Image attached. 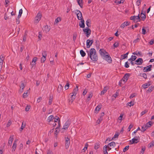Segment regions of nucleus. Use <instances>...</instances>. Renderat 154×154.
I'll list each match as a JSON object with an SVG mask.
<instances>
[{"instance_id":"c85d7f7f","label":"nucleus","mask_w":154,"mask_h":154,"mask_svg":"<svg viewBox=\"0 0 154 154\" xmlns=\"http://www.w3.org/2000/svg\"><path fill=\"white\" fill-rule=\"evenodd\" d=\"M61 20L60 17H57L55 20L54 22V25H57L58 23Z\"/></svg>"},{"instance_id":"f257e3e1","label":"nucleus","mask_w":154,"mask_h":154,"mask_svg":"<svg viewBox=\"0 0 154 154\" xmlns=\"http://www.w3.org/2000/svg\"><path fill=\"white\" fill-rule=\"evenodd\" d=\"M86 52L88 57L93 62H96L98 60V56L96 50L94 48H91L89 50H87Z\"/></svg>"},{"instance_id":"72a5a7b5","label":"nucleus","mask_w":154,"mask_h":154,"mask_svg":"<svg viewBox=\"0 0 154 154\" xmlns=\"http://www.w3.org/2000/svg\"><path fill=\"white\" fill-rule=\"evenodd\" d=\"M78 5L81 8H82L83 6L82 0H77Z\"/></svg>"},{"instance_id":"774afa93","label":"nucleus","mask_w":154,"mask_h":154,"mask_svg":"<svg viewBox=\"0 0 154 154\" xmlns=\"http://www.w3.org/2000/svg\"><path fill=\"white\" fill-rule=\"evenodd\" d=\"M154 41L153 39H152L149 42V44L150 45H152L154 44Z\"/></svg>"},{"instance_id":"2f4dec72","label":"nucleus","mask_w":154,"mask_h":154,"mask_svg":"<svg viewBox=\"0 0 154 154\" xmlns=\"http://www.w3.org/2000/svg\"><path fill=\"white\" fill-rule=\"evenodd\" d=\"M124 2V0H121L119 1H118L117 0H115L114 1V2L116 5H118L121 3H123Z\"/></svg>"},{"instance_id":"6e6552de","label":"nucleus","mask_w":154,"mask_h":154,"mask_svg":"<svg viewBox=\"0 0 154 154\" xmlns=\"http://www.w3.org/2000/svg\"><path fill=\"white\" fill-rule=\"evenodd\" d=\"M139 140V137H135L133 138L131 140H130V142H131V144L134 143H137L138 142Z\"/></svg>"},{"instance_id":"ea45409f","label":"nucleus","mask_w":154,"mask_h":154,"mask_svg":"<svg viewBox=\"0 0 154 154\" xmlns=\"http://www.w3.org/2000/svg\"><path fill=\"white\" fill-rule=\"evenodd\" d=\"M154 89V87L151 86L148 89L147 91V93H150Z\"/></svg>"},{"instance_id":"603ef678","label":"nucleus","mask_w":154,"mask_h":154,"mask_svg":"<svg viewBox=\"0 0 154 154\" xmlns=\"http://www.w3.org/2000/svg\"><path fill=\"white\" fill-rule=\"evenodd\" d=\"M129 148V146H126L123 149V151L124 152H125L127 150H128Z\"/></svg>"},{"instance_id":"393cba45","label":"nucleus","mask_w":154,"mask_h":154,"mask_svg":"<svg viewBox=\"0 0 154 154\" xmlns=\"http://www.w3.org/2000/svg\"><path fill=\"white\" fill-rule=\"evenodd\" d=\"M102 107V106L100 104L98 105L94 111L96 113H98V112L100 110Z\"/></svg>"},{"instance_id":"4d7b16f0","label":"nucleus","mask_w":154,"mask_h":154,"mask_svg":"<svg viewBox=\"0 0 154 154\" xmlns=\"http://www.w3.org/2000/svg\"><path fill=\"white\" fill-rule=\"evenodd\" d=\"M148 112V110H145L143 111L142 112L140 113L141 116H143L146 113Z\"/></svg>"},{"instance_id":"f3484780","label":"nucleus","mask_w":154,"mask_h":154,"mask_svg":"<svg viewBox=\"0 0 154 154\" xmlns=\"http://www.w3.org/2000/svg\"><path fill=\"white\" fill-rule=\"evenodd\" d=\"M152 65H150L144 68L143 71L144 72H147L150 71L151 70Z\"/></svg>"},{"instance_id":"9b49d317","label":"nucleus","mask_w":154,"mask_h":154,"mask_svg":"<svg viewBox=\"0 0 154 154\" xmlns=\"http://www.w3.org/2000/svg\"><path fill=\"white\" fill-rule=\"evenodd\" d=\"M103 58L109 63H111L112 62V59L108 54H107L104 57H103Z\"/></svg>"},{"instance_id":"c03bdc74","label":"nucleus","mask_w":154,"mask_h":154,"mask_svg":"<svg viewBox=\"0 0 154 154\" xmlns=\"http://www.w3.org/2000/svg\"><path fill=\"white\" fill-rule=\"evenodd\" d=\"M103 119V118H102L101 116H100V117L96 121V123L97 124H99L102 120Z\"/></svg>"},{"instance_id":"0e129e2a","label":"nucleus","mask_w":154,"mask_h":154,"mask_svg":"<svg viewBox=\"0 0 154 154\" xmlns=\"http://www.w3.org/2000/svg\"><path fill=\"white\" fill-rule=\"evenodd\" d=\"M77 35L76 33L74 34L73 35V40L75 41L76 39Z\"/></svg>"},{"instance_id":"79ce46f5","label":"nucleus","mask_w":154,"mask_h":154,"mask_svg":"<svg viewBox=\"0 0 154 154\" xmlns=\"http://www.w3.org/2000/svg\"><path fill=\"white\" fill-rule=\"evenodd\" d=\"M22 13L23 10L22 9H21L19 11V14L18 16V18H20L21 17Z\"/></svg>"},{"instance_id":"bb28decb","label":"nucleus","mask_w":154,"mask_h":154,"mask_svg":"<svg viewBox=\"0 0 154 154\" xmlns=\"http://www.w3.org/2000/svg\"><path fill=\"white\" fill-rule=\"evenodd\" d=\"M140 17L142 19V20H145L146 16L145 15V13H143V11H141V13H140Z\"/></svg>"},{"instance_id":"4be33fe9","label":"nucleus","mask_w":154,"mask_h":154,"mask_svg":"<svg viewBox=\"0 0 154 154\" xmlns=\"http://www.w3.org/2000/svg\"><path fill=\"white\" fill-rule=\"evenodd\" d=\"M14 140V136H11L9 139L8 143V144L10 146H11L13 140Z\"/></svg>"},{"instance_id":"0eeeda50","label":"nucleus","mask_w":154,"mask_h":154,"mask_svg":"<svg viewBox=\"0 0 154 154\" xmlns=\"http://www.w3.org/2000/svg\"><path fill=\"white\" fill-rule=\"evenodd\" d=\"M75 13L76 14L77 18L79 20L83 19L82 13L80 11L77 10H75Z\"/></svg>"},{"instance_id":"c756f323","label":"nucleus","mask_w":154,"mask_h":154,"mask_svg":"<svg viewBox=\"0 0 154 154\" xmlns=\"http://www.w3.org/2000/svg\"><path fill=\"white\" fill-rule=\"evenodd\" d=\"M5 60V57L2 55L0 56V64L3 65V62Z\"/></svg>"},{"instance_id":"6ab92c4d","label":"nucleus","mask_w":154,"mask_h":154,"mask_svg":"<svg viewBox=\"0 0 154 154\" xmlns=\"http://www.w3.org/2000/svg\"><path fill=\"white\" fill-rule=\"evenodd\" d=\"M80 20L81 21L79 22V26L80 28H84L85 27V21L83 19Z\"/></svg>"},{"instance_id":"e433bc0d","label":"nucleus","mask_w":154,"mask_h":154,"mask_svg":"<svg viewBox=\"0 0 154 154\" xmlns=\"http://www.w3.org/2000/svg\"><path fill=\"white\" fill-rule=\"evenodd\" d=\"M54 119V117L53 116L51 115L47 119V121L48 122H50L52 120H53Z\"/></svg>"},{"instance_id":"338daca9","label":"nucleus","mask_w":154,"mask_h":154,"mask_svg":"<svg viewBox=\"0 0 154 154\" xmlns=\"http://www.w3.org/2000/svg\"><path fill=\"white\" fill-rule=\"evenodd\" d=\"M125 26H126V25H125V24L124 22L121 25V27L123 28H124Z\"/></svg>"},{"instance_id":"473e14b6","label":"nucleus","mask_w":154,"mask_h":154,"mask_svg":"<svg viewBox=\"0 0 154 154\" xmlns=\"http://www.w3.org/2000/svg\"><path fill=\"white\" fill-rule=\"evenodd\" d=\"M128 54V52H127L125 54L122 55L121 59L122 60H123L125 59V58H127Z\"/></svg>"},{"instance_id":"8fccbe9b","label":"nucleus","mask_w":154,"mask_h":154,"mask_svg":"<svg viewBox=\"0 0 154 154\" xmlns=\"http://www.w3.org/2000/svg\"><path fill=\"white\" fill-rule=\"evenodd\" d=\"M12 123V121L11 120H9L6 126L7 127H9Z\"/></svg>"},{"instance_id":"052dcab7","label":"nucleus","mask_w":154,"mask_h":154,"mask_svg":"<svg viewBox=\"0 0 154 154\" xmlns=\"http://www.w3.org/2000/svg\"><path fill=\"white\" fill-rule=\"evenodd\" d=\"M154 145V142H152L150 143L148 145L149 147H151L152 146H153Z\"/></svg>"},{"instance_id":"5701e85b","label":"nucleus","mask_w":154,"mask_h":154,"mask_svg":"<svg viewBox=\"0 0 154 154\" xmlns=\"http://www.w3.org/2000/svg\"><path fill=\"white\" fill-rule=\"evenodd\" d=\"M78 91V87L77 86L76 87L74 88L73 89L72 92V94L71 95V96H75L77 94V93Z\"/></svg>"},{"instance_id":"6e6d98bb","label":"nucleus","mask_w":154,"mask_h":154,"mask_svg":"<svg viewBox=\"0 0 154 154\" xmlns=\"http://www.w3.org/2000/svg\"><path fill=\"white\" fill-rule=\"evenodd\" d=\"M142 0H137L136 2V4L138 6L140 5Z\"/></svg>"},{"instance_id":"58836bf2","label":"nucleus","mask_w":154,"mask_h":154,"mask_svg":"<svg viewBox=\"0 0 154 154\" xmlns=\"http://www.w3.org/2000/svg\"><path fill=\"white\" fill-rule=\"evenodd\" d=\"M123 116V114H121L118 118V122H119V123H121L122 122V118Z\"/></svg>"},{"instance_id":"cd10ccee","label":"nucleus","mask_w":154,"mask_h":154,"mask_svg":"<svg viewBox=\"0 0 154 154\" xmlns=\"http://www.w3.org/2000/svg\"><path fill=\"white\" fill-rule=\"evenodd\" d=\"M107 145H108V146H109L112 148L115 147L116 145V144L115 142H112L109 143Z\"/></svg>"},{"instance_id":"412c9836","label":"nucleus","mask_w":154,"mask_h":154,"mask_svg":"<svg viewBox=\"0 0 154 154\" xmlns=\"http://www.w3.org/2000/svg\"><path fill=\"white\" fill-rule=\"evenodd\" d=\"M17 147V140H15L14 141L13 144V145L12 147V150L11 152H14L15 151Z\"/></svg>"},{"instance_id":"7c9ffc66","label":"nucleus","mask_w":154,"mask_h":154,"mask_svg":"<svg viewBox=\"0 0 154 154\" xmlns=\"http://www.w3.org/2000/svg\"><path fill=\"white\" fill-rule=\"evenodd\" d=\"M103 153L104 154H108L107 150V147L106 145H105L103 148Z\"/></svg>"},{"instance_id":"f704fd0d","label":"nucleus","mask_w":154,"mask_h":154,"mask_svg":"<svg viewBox=\"0 0 154 154\" xmlns=\"http://www.w3.org/2000/svg\"><path fill=\"white\" fill-rule=\"evenodd\" d=\"M63 90V87L61 85H59L58 87L57 88V91L59 93L62 91Z\"/></svg>"},{"instance_id":"39448f33","label":"nucleus","mask_w":154,"mask_h":154,"mask_svg":"<svg viewBox=\"0 0 154 154\" xmlns=\"http://www.w3.org/2000/svg\"><path fill=\"white\" fill-rule=\"evenodd\" d=\"M83 31L86 34L87 37H88L91 34V30L88 27H86V28L84 29Z\"/></svg>"},{"instance_id":"c9c22d12","label":"nucleus","mask_w":154,"mask_h":154,"mask_svg":"<svg viewBox=\"0 0 154 154\" xmlns=\"http://www.w3.org/2000/svg\"><path fill=\"white\" fill-rule=\"evenodd\" d=\"M150 85V84L148 82L143 84V85L142 86L143 88H148Z\"/></svg>"},{"instance_id":"864d4df0","label":"nucleus","mask_w":154,"mask_h":154,"mask_svg":"<svg viewBox=\"0 0 154 154\" xmlns=\"http://www.w3.org/2000/svg\"><path fill=\"white\" fill-rule=\"evenodd\" d=\"M100 147V146L98 143H97L95 144L94 149H98Z\"/></svg>"},{"instance_id":"49530a36","label":"nucleus","mask_w":154,"mask_h":154,"mask_svg":"<svg viewBox=\"0 0 154 154\" xmlns=\"http://www.w3.org/2000/svg\"><path fill=\"white\" fill-rule=\"evenodd\" d=\"M146 33V31L144 27H143L142 29V33L143 35H145Z\"/></svg>"},{"instance_id":"bf43d9fd","label":"nucleus","mask_w":154,"mask_h":154,"mask_svg":"<svg viewBox=\"0 0 154 154\" xmlns=\"http://www.w3.org/2000/svg\"><path fill=\"white\" fill-rule=\"evenodd\" d=\"M145 150V147H142V148L140 152V154H143L144 151Z\"/></svg>"},{"instance_id":"9d476101","label":"nucleus","mask_w":154,"mask_h":154,"mask_svg":"<svg viewBox=\"0 0 154 154\" xmlns=\"http://www.w3.org/2000/svg\"><path fill=\"white\" fill-rule=\"evenodd\" d=\"M42 57L41 58V63H44L46 59L47 56L46 52V51H44L42 53Z\"/></svg>"},{"instance_id":"7ed1b4c3","label":"nucleus","mask_w":154,"mask_h":154,"mask_svg":"<svg viewBox=\"0 0 154 154\" xmlns=\"http://www.w3.org/2000/svg\"><path fill=\"white\" fill-rule=\"evenodd\" d=\"M152 124V122L150 121L147 123L145 125L143 126L142 127V131L144 132L148 128L150 127L151 126Z\"/></svg>"},{"instance_id":"dca6fc26","label":"nucleus","mask_w":154,"mask_h":154,"mask_svg":"<svg viewBox=\"0 0 154 154\" xmlns=\"http://www.w3.org/2000/svg\"><path fill=\"white\" fill-rule=\"evenodd\" d=\"M70 141L69 138L67 137L65 139V147L66 149H68L69 146Z\"/></svg>"},{"instance_id":"a878e982","label":"nucleus","mask_w":154,"mask_h":154,"mask_svg":"<svg viewBox=\"0 0 154 154\" xmlns=\"http://www.w3.org/2000/svg\"><path fill=\"white\" fill-rule=\"evenodd\" d=\"M109 88L108 87L106 86L102 90L100 94V95H103L108 89Z\"/></svg>"},{"instance_id":"37998d69","label":"nucleus","mask_w":154,"mask_h":154,"mask_svg":"<svg viewBox=\"0 0 154 154\" xmlns=\"http://www.w3.org/2000/svg\"><path fill=\"white\" fill-rule=\"evenodd\" d=\"M74 98H73V97H70L68 99V101L70 103H72V102L73 101Z\"/></svg>"},{"instance_id":"3c124183","label":"nucleus","mask_w":154,"mask_h":154,"mask_svg":"<svg viewBox=\"0 0 154 154\" xmlns=\"http://www.w3.org/2000/svg\"><path fill=\"white\" fill-rule=\"evenodd\" d=\"M119 45V43L118 42H116L113 45L115 48H117Z\"/></svg>"},{"instance_id":"aec40b11","label":"nucleus","mask_w":154,"mask_h":154,"mask_svg":"<svg viewBox=\"0 0 154 154\" xmlns=\"http://www.w3.org/2000/svg\"><path fill=\"white\" fill-rule=\"evenodd\" d=\"M143 60L141 58H139L135 62V64L137 65H141L143 63Z\"/></svg>"},{"instance_id":"680f3d73","label":"nucleus","mask_w":154,"mask_h":154,"mask_svg":"<svg viewBox=\"0 0 154 154\" xmlns=\"http://www.w3.org/2000/svg\"><path fill=\"white\" fill-rule=\"evenodd\" d=\"M125 66L127 68L129 67V63L128 62H126L125 63Z\"/></svg>"},{"instance_id":"4468645a","label":"nucleus","mask_w":154,"mask_h":154,"mask_svg":"<svg viewBox=\"0 0 154 154\" xmlns=\"http://www.w3.org/2000/svg\"><path fill=\"white\" fill-rule=\"evenodd\" d=\"M25 86V85L24 84L23 82L22 81L20 82V88L19 90V92L21 93L22 92Z\"/></svg>"},{"instance_id":"f03ea898","label":"nucleus","mask_w":154,"mask_h":154,"mask_svg":"<svg viewBox=\"0 0 154 154\" xmlns=\"http://www.w3.org/2000/svg\"><path fill=\"white\" fill-rule=\"evenodd\" d=\"M42 17V14L41 12L39 11L35 17L34 22L35 24H37L41 20Z\"/></svg>"},{"instance_id":"1a4fd4ad","label":"nucleus","mask_w":154,"mask_h":154,"mask_svg":"<svg viewBox=\"0 0 154 154\" xmlns=\"http://www.w3.org/2000/svg\"><path fill=\"white\" fill-rule=\"evenodd\" d=\"M100 55L103 58L108 53L103 49H100L99 51Z\"/></svg>"},{"instance_id":"20e7f679","label":"nucleus","mask_w":154,"mask_h":154,"mask_svg":"<svg viewBox=\"0 0 154 154\" xmlns=\"http://www.w3.org/2000/svg\"><path fill=\"white\" fill-rule=\"evenodd\" d=\"M130 19L131 20H132L134 21V23H136L140 21V19L139 16V14L137 16H131Z\"/></svg>"},{"instance_id":"4c0bfd02","label":"nucleus","mask_w":154,"mask_h":154,"mask_svg":"<svg viewBox=\"0 0 154 154\" xmlns=\"http://www.w3.org/2000/svg\"><path fill=\"white\" fill-rule=\"evenodd\" d=\"M137 58V57L135 56L132 55L131 57L128 59V61H134Z\"/></svg>"},{"instance_id":"423d86ee","label":"nucleus","mask_w":154,"mask_h":154,"mask_svg":"<svg viewBox=\"0 0 154 154\" xmlns=\"http://www.w3.org/2000/svg\"><path fill=\"white\" fill-rule=\"evenodd\" d=\"M130 75L129 73L125 74L121 80V82H123L124 83H125L128 80Z\"/></svg>"},{"instance_id":"69168bd1","label":"nucleus","mask_w":154,"mask_h":154,"mask_svg":"<svg viewBox=\"0 0 154 154\" xmlns=\"http://www.w3.org/2000/svg\"><path fill=\"white\" fill-rule=\"evenodd\" d=\"M69 86V84L68 83H67L66 85L65 86V88L66 90H67L68 89Z\"/></svg>"},{"instance_id":"f8f14e48","label":"nucleus","mask_w":154,"mask_h":154,"mask_svg":"<svg viewBox=\"0 0 154 154\" xmlns=\"http://www.w3.org/2000/svg\"><path fill=\"white\" fill-rule=\"evenodd\" d=\"M50 27L47 25L44 26L42 28L43 31L45 33L48 32L50 30Z\"/></svg>"},{"instance_id":"ddd939ff","label":"nucleus","mask_w":154,"mask_h":154,"mask_svg":"<svg viewBox=\"0 0 154 154\" xmlns=\"http://www.w3.org/2000/svg\"><path fill=\"white\" fill-rule=\"evenodd\" d=\"M93 41L92 40L88 39L86 41V46L87 48H89L92 45Z\"/></svg>"},{"instance_id":"a211bd4d","label":"nucleus","mask_w":154,"mask_h":154,"mask_svg":"<svg viewBox=\"0 0 154 154\" xmlns=\"http://www.w3.org/2000/svg\"><path fill=\"white\" fill-rule=\"evenodd\" d=\"M70 123L69 120L67 121L64 124L63 127V129L64 130L67 129L69 126Z\"/></svg>"},{"instance_id":"de8ad7c7","label":"nucleus","mask_w":154,"mask_h":154,"mask_svg":"<svg viewBox=\"0 0 154 154\" xmlns=\"http://www.w3.org/2000/svg\"><path fill=\"white\" fill-rule=\"evenodd\" d=\"M25 124H23V122H22V125L20 129V131H22L24 129V128H25Z\"/></svg>"},{"instance_id":"a19ab883","label":"nucleus","mask_w":154,"mask_h":154,"mask_svg":"<svg viewBox=\"0 0 154 154\" xmlns=\"http://www.w3.org/2000/svg\"><path fill=\"white\" fill-rule=\"evenodd\" d=\"M80 54L82 57H84L86 55L85 53L82 50H80Z\"/></svg>"},{"instance_id":"2eb2a0df","label":"nucleus","mask_w":154,"mask_h":154,"mask_svg":"<svg viewBox=\"0 0 154 154\" xmlns=\"http://www.w3.org/2000/svg\"><path fill=\"white\" fill-rule=\"evenodd\" d=\"M54 122H57L58 123V127H57L56 128V129H57V128H58L60 125V120L59 119V117L57 116L55 117L54 118Z\"/></svg>"},{"instance_id":"a18cd8bd","label":"nucleus","mask_w":154,"mask_h":154,"mask_svg":"<svg viewBox=\"0 0 154 154\" xmlns=\"http://www.w3.org/2000/svg\"><path fill=\"white\" fill-rule=\"evenodd\" d=\"M119 134V133L116 132L112 138V139H114L116 138H117L118 137Z\"/></svg>"},{"instance_id":"09e8293b","label":"nucleus","mask_w":154,"mask_h":154,"mask_svg":"<svg viewBox=\"0 0 154 154\" xmlns=\"http://www.w3.org/2000/svg\"><path fill=\"white\" fill-rule=\"evenodd\" d=\"M91 21L90 20H88L87 21H86V25L88 27L89 26H90V25H89L90 24Z\"/></svg>"},{"instance_id":"b1692460","label":"nucleus","mask_w":154,"mask_h":154,"mask_svg":"<svg viewBox=\"0 0 154 154\" xmlns=\"http://www.w3.org/2000/svg\"><path fill=\"white\" fill-rule=\"evenodd\" d=\"M37 60V58L36 57H34L32 61V63H31V65L32 66V67L35 66L36 64V62Z\"/></svg>"},{"instance_id":"5fc2aeb1","label":"nucleus","mask_w":154,"mask_h":154,"mask_svg":"<svg viewBox=\"0 0 154 154\" xmlns=\"http://www.w3.org/2000/svg\"><path fill=\"white\" fill-rule=\"evenodd\" d=\"M127 104L130 107L131 106H133L134 105V103L133 102L131 101L130 102L128 103Z\"/></svg>"},{"instance_id":"e2e57ef3","label":"nucleus","mask_w":154,"mask_h":154,"mask_svg":"<svg viewBox=\"0 0 154 154\" xmlns=\"http://www.w3.org/2000/svg\"><path fill=\"white\" fill-rule=\"evenodd\" d=\"M133 127V125L131 124H130L129 125V127L128 128V131H130L131 130V129Z\"/></svg>"},{"instance_id":"13d9d810","label":"nucleus","mask_w":154,"mask_h":154,"mask_svg":"<svg viewBox=\"0 0 154 154\" xmlns=\"http://www.w3.org/2000/svg\"><path fill=\"white\" fill-rule=\"evenodd\" d=\"M141 76L144 79H146L147 78V75L146 73H142L141 75Z\"/></svg>"}]
</instances>
